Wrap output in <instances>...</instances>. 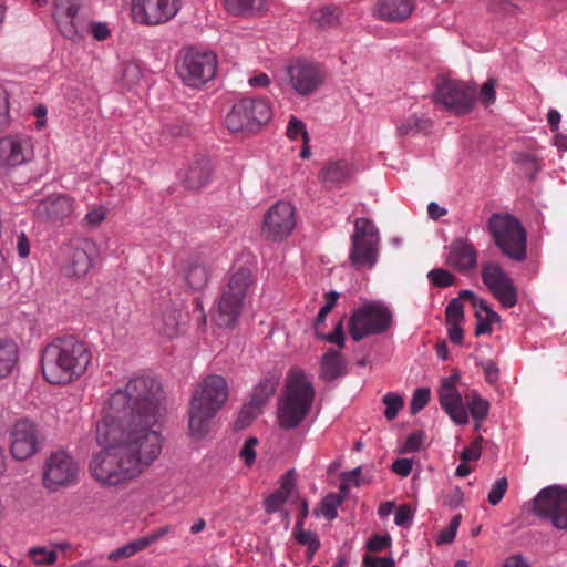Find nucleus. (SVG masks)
<instances>
[{
    "label": "nucleus",
    "instance_id": "nucleus-1",
    "mask_svg": "<svg viewBox=\"0 0 567 567\" xmlns=\"http://www.w3.org/2000/svg\"><path fill=\"white\" fill-rule=\"evenodd\" d=\"M161 401L159 382L146 375L131 378L110 394L96 425V441L103 449L89 464L99 484H126L159 457L164 441L156 429Z\"/></svg>",
    "mask_w": 567,
    "mask_h": 567
},
{
    "label": "nucleus",
    "instance_id": "nucleus-2",
    "mask_svg": "<svg viewBox=\"0 0 567 567\" xmlns=\"http://www.w3.org/2000/svg\"><path fill=\"white\" fill-rule=\"evenodd\" d=\"M91 362L90 348L74 336L55 338L41 352L42 374L51 384H69L80 379Z\"/></svg>",
    "mask_w": 567,
    "mask_h": 567
},
{
    "label": "nucleus",
    "instance_id": "nucleus-3",
    "mask_svg": "<svg viewBox=\"0 0 567 567\" xmlns=\"http://www.w3.org/2000/svg\"><path fill=\"white\" fill-rule=\"evenodd\" d=\"M228 394V383L218 374H209L196 385L188 410V429L193 437L203 439L209 432L210 422Z\"/></svg>",
    "mask_w": 567,
    "mask_h": 567
},
{
    "label": "nucleus",
    "instance_id": "nucleus-4",
    "mask_svg": "<svg viewBox=\"0 0 567 567\" xmlns=\"http://www.w3.org/2000/svg\"><path fill=\"white\" fill-rule=\"evenodd\" d=\"M316 391L302 371L295 372L288 380L278 400L277 421L280 429L298 427L308 416Z\"/></svg>",
    "mask_w": 567,
    "mask_h": 567
},
{
    "label": "nucleus",
    "instance_id": "nucleus-5",
    "mask_svg": "<svg viewBox=\"0 0 567 567\" xmlns=\"http://www.w3.org/2000/svg\"><path fill=\"white\" fill-rule=\"evenodd\" d=\"M255 280L251 270L244 266L230 272L217 302L215 321L218 327L229 328L237 322Z\"/></svg>",
    "mask_w": 567,
    "mask_h": 567
},
{
    "label": "nucleus",
    "instance_id": "nucleus-6",
    "mask_svg": "<svg viewBox=\"0 0 567 567\" xmlns=\"http://www.w3.org/2000/svg\"><path fill=\"white\" fill-rule=\"evenodd\" d=\"M487 229L495 246L505 257L519 262L526 259L527 235L516 217L495 213L487 221Z\"/></svg>",
    "mask_w": 567,
    "mask_h": 567
},
{
    "label": "nucleus",
    "instance_id": "nucleus-7",
    "mask_svg": "<svg viewBox=\"0 0 567 567\" xmlns=\"http://www.w3.org/2000/svg\"><path fill=\"white\" fill-rule=\"evenodd\" d=\"M393 323L392 311L382 302L372 301L357 309L349 319V333L354 341L388 331Z\"/></svg>",
    "mask_w": 567,
    "mask_h": 567
},
{
    "label": "nucleus",
    "instance_id": "nucleus-8",
    "mask_svg": "<svg viewBox=\"0 0 567 567\" xmlns=\"http://www.w3.org/2000/svg\"><path fill=\"white\" fill-rule=\"evenodd\" d=\"M272 116L269 102L266 99H243L228 112L225 124L230 132H257Z\"/></svg>",
    "mask_w": 567,
    "mask_h": 567
},
{
    "label": "nucleus",
    "instance_id": "nucleus-9",
    "mask_svg": "<svg viewBox=\"0 0 567 567\" xmlns=\"http://www.w3.org/2000/svg\"><path fill=\"white\" fill-rule=\"evenodd\" d=\"M529 511L539 519L550 522L557 529H567V487L549 485L528 503Z\"/></svg>",
    "mask_w": 567,
    "mask_h": 567
},
{
    "label": "nucleus",
    "instance_id": "nucleus-10",
    "mask_svg": "<svg viewBox=\"0 0 567 567\" xmlns=\"http://www.w3.org/2000/svg\"><path fill=\"white\" fill-rule=\"evenodd\" d=\"M379 231L368 218H357L351 236L350 262L355 268H372L379 258Z\"/></svg>",
    "mask_w": 567,
    "mask_h": 567
},
{
    "label": "nucleus",
    "instance_id": "nucleus-11",
    "mask_svg": "<svg viewBox=\"0 0 567 567\" xmlns=\"http://www.w3.org/2000/svg\"><path fill=\"white\" fill-rule=\"evenodd\" d=\"M217 58L213 52L188 50L176 66L179 79L188 86L199 87L215 76Z\"/></svg>",
    "mask_w": 567,
    "mask_h": 567
},
{
    "label": "nucleus",
    "instance_id": "nucleus-12",
    "mask_svg": "<svg viewBox=\"0 0 567 567\" xmlns=\"http://www.w3.org/2000/svg\"><path fill=\"white\" fill-rule=\"evenodd\" d=\"M79 464L65 451H56L48 457L43 471V485L55 492L61 487L73 485L78 481Z\"/></svg>",
    "mask_w": 567,
    "mask_h": 567
},
{
    "label": "nucleus",
    "instance_id": "nucleus-13",
    "mask_svg": "<svg viewBox=\"0 0 567 567\" xmlns=\"http://www.w3.org/2000/svg\"><path fill=\"white\" fill-rule=\"evenodd\" d=\"M289 85L300 96H309L317 92L324 83L327 73L322 65L307 61L296 60L286 68Z\"/></svg>",
    "mask_w": 567,
    "mask_h": 567
},
{
    "label": "nucleus",
    "instance_id": "nucleus-14",
    "mask_svg": "<svg viewBox=\"0 0 567 567\" xmlns=\"http://www.w3.org/2000/svg\"><path fill=\"white\" fill-rule=\"evenodd\" d=\"M181 8L182 0H132V18L142 25H161L175 18Z\"/></svg>",
    "mask_w": 567,
    "mask_h": 567
},
{
    "label": "nucleus",
    "instance_id": "nucleus-15",
    "mask_svg": "<svg viewBox=\"0 0 567 567\" xmlns=\"http://www.w3.org/2000/svg\"><path fill=\"white\" fill-rule=\"evenodd\" d=\"M481 278L491 293L504 308H513L518 301L517 288L513 279L496 261L482 265Z\"/></svg>",
    "mask_w": 567,
    "mask_h": 567
},
{
    "label": "nucleus",
    "instance_id": "nucleus-16",
    "mask_svg": "<svg viewBox=\"0 0 567 567\" xmlns=\"http://www.w3.org/2000/svg\"><path fill=\"white\" fill-rule=\"evenodd\" d=\"M476 89L463 82L446 80L437 85L434 102L455 114H466L475 104Z\"/></svg>",
    "mask_w": 567,
    "mask_h": 567
},
{
    "label": "nucleus",
    "instance_id": "nucleus-17",
    "mask_svg": "<svg viewBox=\"0 0 567 567\" xmlns=\"http://www.w3.org/2000/svg\"><path fill=\"white\" fill-rule=\"evenodd\" d=\"M295 227V207L288 202L280 200L265 214L261 233L267 239L281 241L292 233Z\"/></svg>",
    "mask_w": 567,
    "mask_h": 567
},
{
    "label": "nucleus",
    "instance_id": "nucleus-18",
    "mask_svg": "<svg viewBox=\"0 0 567 567\" xmlns=\"http://www.w3.org/2000/svg\"><path fill=\"white\" fill-rule=\"evenodd\" d=\"M33 157L32 142L24 135H8L0 138V175L21 166Z\"/></svg>",
    "mask_w": 567,
    "mask_h": 567
},
{
    "label": "nucleus",
    "instance_id": "nucleus-19",
    "mask_svg": "<svg viewBox=\"0 0 567 567\" xmlns=\"http://www.w3.org/2000/svg\"><path fill=\"white\" fill-rule=\"evenodd\" d=\"M39 430L28 419L17 421L10 431V452L18 461H24L38 452Z\"/></svg>",
    "mask_w": 567,
    "mask_h": 567
},
{
    "label": "nucleus",
    "instance_id": "nucleus-20",
    "mask_svg": "<svg viewBox=\"0 0 567 567\" xmlns=\"http://www.w3.org/2000/svg\"><path fill=\"white\" fill-rule=\"evenodd\" d=\"M460 378V373L455 371L447 378L442 379L439 388V401L441 408L456 424H466L468 422L467 411L456 388Z\"/></svg>",
    "mask_w": 567,
    "mask_h": 567
},
{
    "label": "nucleus",
    "instance_id": "nucleus-21",
    "mask_svg": "<svg viewBox=\"0 0 567 567\" xmlns=\"http://www.w3.org/2000/svg\"><path fill=\"white\" fill-rule=\"evenodd\" d=\"M81 7V0H53V20L60 33L72 41L82 39L79 17Z\"/></svg>",
    "mask_w": 567,
    "mask_h": 567
},
{
    "label": "nucleus",
    "instance_id": "nucleus-22",
    "mask_svg": "<svg viewBox=\"0 0 567 567\" xmlns=\"http://www.w3.org/2000/svg\"><path fill=\"white\" fill-rule=\"evenodd\" d=\"M93 245L83 240L68 247L63 274L69 278H82L92 268Z\"/></svg>",
    "mask_w": 567,
    "mask_h": 567
},
{
    "label": "nucleus",
    "instance_id": "nucleus-23",
    "mask_svg": "<svg viewBox=\"0 0 567 567\" xmlns=\"http://www.w3.org/2000/svg\"><path fill=\"white\" fill-rule=\"evenodd\" d=\"M446 264L460 272H468L477 267L478 251L466 237H456L447 247Z\"/></svg>",
    "mask_w": 567,
    "mask_h": 567
},
{
    "label": "nucleus",
    "instance_id": "nucleus-24",
    "mask_svg": "<svg viewBox=\"0 0 567 567\" xmlns=\"http://www.w3.org/2000/svg\"><path fill=\"white\" fill-rule=\"evenodd\" d=\"M72 212L73 203L68 195L53 194L37 205L34 215L44 221H58L69 217Z\"/></svg>",
    "mask_w": 567,
    "mask_h": 567
},
{
    "label": "nucleus",
    "instance_id": "nucleus-25",
    "mask_svg": "<svg viewBox=\"0 0 567 567\" xmlns=\"http://www.w3.org/2000/svg\"><path fill=\"white\" fill-rule=\"evenodd\" d=\"M414 8L413 0H375L372 16L385 22L402 23L412 14Z\"/></svg>",
    "mask_w": 567,
    "mask_h": 567
},
{
    "label": "nucleus",
    "instance_id": "nucleus-26",
    "mask_svg": "<svg viewBox=\"0 0 567 567\" xmlns=\"http://www.w3.org/2000/svg\"><path fill=\"white\" fill-rule=\"evenodd\" d=\"M352 174V168L347 161H329L319 172L318 179L326 189H334L347 185Z\"/></svg>",
    "mask_w": 567,
    "mask_h": 567
},
{
    "label": "nucleus",
    "instance_id": "nucleus-27",
    "mask_svg": "<svg viewBox=\"0 0 567 567\" xmlns=\"http://www.w3.org/2000/svg\"><path fill=\"white\" fill-rule=\"evenodd\" d=\"M184 276L188 286L202 290L209 281L210 267L204 255H189L184 261Z\"/></svg>",
    "mask_w": 567,
    "mask_h": 567
},
{
    "label": "nucleus",
    "instance_id": "nucleus-28",
    "mask_svg": "<svg viewBox=\"0 0 567 567\" xmlns=\"http://www.w3.org/2000/svg\"><path fill=\"white\" fill-rule=\"evenodd\" d=\"M213 165L208 158L194 161L186 169L183 184L190 190H199L212 179Z\"/></svg>",
    "mask_w": 567,
    "mask_h": 567
},
{
    "label": "nucleus",
    "instance_id": "nucleus-29",
    "mask_svg": "<svg viewBox=\"0 0 567 567\" xmlns=\"http://www.w3.org/2000/svg\"><path fill=\"white\" fill-rule=\"evenodd\" d=\"M179 317L178 309L172 305L165 306V308L154 317L153 324L158 333L174 338L178 334L179 330Z\"/></svg>",
    "mask_w": 567,
    "mask_h": 567
},
{
    "label": "nucleus",
    "instance_id": "nucleus-30",
    "mask_svg": "<svg viewBox=\"0 0 567 567\" xmlns=\"http://www.w3.org/2000/svg\"><path fill=\"white\" fill-rule=\"evenodd\" d=\"M347 373V363L338 350L327 351L321 359L320 377L324 381H333Z\"/></svg>",
    "mask_w": 567,
    "mask_h": 567
},
{
    "label": "nucleus",
    "instance_id": "nucleus-31",
    "mask_svg": "<svg viewBox=\"0 0 567 567\" xmlns=\"http://www.w3.org/2000/svg\"><path fill=\"white\" fill-rule=\"evenodd\" d=\"M293 475L292 471H288L286 475L282 476L280 487L272 494H270L264 502L265 511L268 514L276 513L281 509V507L287 502L293 489Z\"/></svg>",
    "mask_w": 567,
    "mask_h": 567
},
{
    "label": "nucleus",
    "instance_id": "nucleus-32",
    "mask_svg": "<svg viewBox=\"0 0 567 567\" xmlns=\"http://www.w3.org/2000/svg\"><path fill=\"white\" fill-rule=\"evenodd\" d=\"M19 361V347L10 338H0V380L12 374Z\"/></svg>",
    "mask_w": 567,
    "mask_h": 567
},
{
    "label": "nucleus",
    "instance_id": "nucleus-33",
    "mask_svg": "<svg viewBox=\"0 0 567 567\" xmlns=\"http://www.w3.org/2000/svg\"><path fill=\"white\" fill-rule=\"evenodd\" d=\"M342 10L333 4H326L315 9L310 14V21L320 29H328L340 23Z\"/></svg>",
    "mask_w": 567,
    "mask_h": 567
},
{
    "label": "nucleus",
    "instance_id": "nucleus-34",
    "mask_svg": "<svg viewBox=\"0 0 567 567\" xmlns=\"http://www.w3.org/2000/svg\"><path fill=\"white\" fill-rule=\"evenodd\" d=\"M279 378L275 374L266 375L254 389L251 401L260 408L275 394Z\"/></svg>",
    "mask_w": 567,
    "mask_h": 567
},
{
    "label": "nucleus",
    "instance_id": "nucleus-35",
    "mask_svg": "<svg viewBox=\"0 0 567 567\" xmlns=\"http://www.w3.org/2000/svg\"><path fill=\"white\" fill-rule=\"evenodd\" d=\"M344 495L329 493L323 497L320 506L313 511L316 516H323L328 520H333L338 516L337 508L343 503Z\"/></svg>",
    "mask_w": 567,
    "mask_h": 567
},
{
    "label": "nucleus",
    "instance_id": "nucleus-36",
    "mask_svg": "<svg viewBox=\"0 0 567 567\" xmlns=\"http://www.w3.org/2000/svg\"><path fill=\"white\" fill-rule=\"evenodd\" d=\"M430 127V121L423 117H420L415 114L406 117L402 121L396 130L399 136H410L415 135L420 132L426 131Z\"/></svg>",
    "mask_w": 567,
    "mask_h": 567
},
{
    "label": "nucleus",
    "instance_id": "nucleus-37",
    "mask_svg": "<svg viewBox=\"0 0 567 567\" xmlns=\"http://www.w3.org/2000/svg\"><path fill=\"white\" fill-rule=\"evenodd\" d=\"M145 548H147V542H143L140 537L111 551L109 559L111 561H117L125 557H132Z\"/></svg>",
    "mask_w": 567,
    "mask_h": 567
},
{
    "label": "nucleus",
    "instance_id": "nucleus-38",
    "mask_svg": "<svg viewBox=\"0 0 567 567\" xmlns=\"http://www.w3.org/2000/svg\"><path fill=\"white\" fill-rule=\"evenodd\" d=\"M468 409L472 417L476 422L486 419L489 411V403L483 399L476 391H472L470 395Z\"/></svg>",
    "mask_w": 567,
    "mask_h": 567
},
{
    "label": "nucleus",
    "instance_id": "nucleus-39",
    "mask_svg": "<svg viewBox=\"0 0 567 567\" xmlns=\"http://www.w3.org/2000/svg\"><path fill=\"white\" fill-rule=\"evenodd\" d=\"M299 545L307 546V559L312 560L315 554L320 548V540L316 533L312 530L299 532L293 536Z\"/></svg>",
    "mask_w": 567,
    "mask_h": 567
},
{
    "label": "nucleus",
    "instance_id": "nucleus-40",
    "mask_svg": "<svg viewBox=\"0 0 567 567\" xmlns=\"http://www.w3.org/2000/svg\"><path fill=\"white\" fill-rule=\"evenodd\" d=\"M514 162L520 166L522 171L533 179L540 166L537 157L532 153H516L514 155Z\"/></svg>",
    "mask_w": 567,
    "mask_h": 567
},
{
    "label": "nucleus",
    "instance_id": "nucleus-41",
    "mask_svg": "<svg viewBox=\"0 0 567 567\" xmlns=\"http://www.w3.org/2000/svg\"><path fill=\"white\" fill-rule=\"evenodd\" d=\"M261 412V408L251 400L245 404L235 422V426L238 430L247 427L252 420H255Z\"/></svg>",
    "mask_w": 567,
    "mask_h": 567
},
{
    "label": "nucleus",
    "instance_id": "nucleus-42",
    "mask_svg": "<svg viewBox=\"0 0 567 567\" xmlns=\"http://www.w3.org/2000/svg\"><path fill=\"white\" fill-rule=\"evenodd\" d=\"M385 405L384 416L386 420L392 421L398 416L399 411L403 408V398L394 392H389L382 398Z\"/></svg>",
    "mask_w": 567,
    "mask_h": 567
},
{
    "label": "nucleus",
    "instance_id": "nucleus-43",
    "mask_svg": "<svg viewBox=\"0 0 567 567\" xmlns=\"http://www.w3.org/2000/svg\"><path fill=\"white\" fill-rule=\"evenodd\" d=\"M261 4L262 0H226L227 10L235 16L259 9Z\"/></svg>",
    "mask_w": 567,
    "mask_h": 567
},
{
    "label": "nucleus",
    "instance_id": "nucleus-44",
    "mask_svg": "<svg viewBox=\"0 0 567 567\" xmlns=\"http://www.w3.org/2000/svg\"><path fill=\"white\" fill-rule=\"evenodd\" d=\"M430 282L439 288H447L455 282V276L446 269L434 268L427 274Z\"/></svg>",
    "mask_w": 567,
    "mask_h": 567
},
{
    "label": "nucleus",
    "instance_id": "nucleus-45",
    "mask_svg": "<svg viewBox=\"0 0 567 567\" xmlns=\"http://www.w3.org/2000/svg\"><path fill=\"white\" fill-rule=\"evenodd\" d=\"M29 556L35 565H53L58 559L56 551L40 546L31 547Z\"/></svg>",
    "mask_w": 567,
    "mask_h": 567
},
{
    "label": "nucleus",
    "instance_id": "nucleus-46",
    "mask_svg": "<svg viewBox=\"0 0 567 567\" xmlns=\"http://www.w3.org/2000/svg\"><path fill=\"white\" fill-rule=\"evenodd\" d=\"M431 398V391L429 388H417L410 402L411 414L415 415L425 408Z\"/></svg>",
    "mask_w": 567,
    "mask_h": 567
},
{
    "label": "nucleus",
    "instance_id": "nucleus-47",
    "mask_svg": "<svg viewBox=\"0 0 567 567\" xmlns=\"http://www.w3.org/2000/svg\"><path fill=\"white\" fill-rule=\"evenodd\" d=\"M508 488V481L506 477H501L496 480L491 491L487 494V501L492 506H496L504 497L506 491Z\"/></svg>",
    "mask_w": 567,
    "mask_h": 567
},
{
    "label": "nucleus",
    "instance_id": "nucleus-48",
    "mask_svg": "<svg viewBox=\"0 0 567 567\" xmlns=\"http://www.w3.org/2000/svg\"><path fill=\"white\" fill-rule=\"evenodd\" d=\"M464 319V309L458 298L452 299L445 309L446 323H461Z\"/></svg>",
    "mask_w": 567,
    "mask_h": 567
},
{
    "label": "nucleus",
    "instance_id": "nucleus-49",
    "mask_svg": "<svg viewBox=\"0 0 567 567\" xmlns=\"http://www.w3.org/2000/svg\"><path fill=\"white\" fill-rule=\"evenodd\" d=\"M299 135L302 137L305 144L309 143L310 137L303 122L296 116H291L287 127V136L291 140H297Z\"/></svg>",
    "mask_w": 567,
    "mask_h": 567
},
{
    "label": "nucleus",
    "instance_id": "nucleus-50",
    "mask_svg": "<svg viewBox=\"0 0 567 567\" xmlns=\"http://www.w3.org/2000/svg\"><path fill=\"white\" fill-rule=\"evenodd\" d=\"M317 337L321 340H326L330 343L337 344L339 348H343L346 343V336L343 330V322L340 320L334 330L330 333H319L317 332Z\"/></svg>",
    "mask_w": 567,
    "mask_h": 567
},
{
    "label": "nucleus",
    "instance_id": "nucleus-51",
    "mask_svg": "<svg viewBox=\"0 0 567 567\" xmlns=\"http://www.w3.org/2000/svg\"><path fill=\"white\" fill-rule=\"evenodd\" d=\"M10 125L9 100L7 91L0 86V132L7 130Z\"/></svg>",
    "mask_w": 567,
    "mask_h": 567
},
{
    "label": "nucleus",
    "instance_id": "nucleus-52",
    "mask_svg": "<svg viewBox=\"0 0 567 567\" xmlns=\"http://www.w3.org/2000/svg\"><path fill=\"white\" fill-rule=\"evenodd\" d=\"M482 454V437L474 440L470 446L465 447L461 453L463 462L476 461Z\"/></svg>",
    "mask_w": 567,
    "mask_h": 567
},
{
    "label": "nucleus",
    "instance_id": "nucleus-53",
    "mask_svg": "<svg viewBox=\"0 0 567 567\" xmlns=\"http://www.w3.org/2000/svg\"><path fill=\"white\" fill-rule=\"evenodd\" d=\"M496 80L488 79L482 86L480 92L481 102L485 105H489L495 102L496 99Z\"/></svg>",
    "mask_w": 567,
    "mask_h": 567
},
{
    "label": "nucleus",
    "instance_id": "nucleus-54",
    "mask_svg": "<svg viewBox=\"0 0 567 567\" xmlns=\"http://www.w3.org/2000/svg\"><path fill=\"white\" fill-rule=\"evenodd\" d=\"M257 443L258 440L256 437H249L240 450V457L248 466H251L256 460L255 446Z\"/></svg>",
    "mask_w": 567,
    "mask_h": 567
},
{
    "label": "nucleus",
    "instance_id": "nucleus-55",
    "mask_svg": "<svg viewBox=\"0 0 567 567\" xmlns=\"http://www.w3.org/2000/svg\"><path fill=\"white\" fill-rule=\"evenodd\" d=\"M488 7L491 11L496 13L512 14L516 11V6L508 0H489Z\"/></svg>",
    "mask_w": 567,
    "mask_h": 567
},
{
    "label": "nucleus",
    "instance_id": "nucleus-56",
    "mask_svg": "<svg viewBox=\"0 0 567 567\" xmlns=\"http://www.w3.org/2000/svg\"><path fill=\"white\" fill-rule=\"evenodd\" d=\"M363 565L367 567H395V563L391 557H373L365 555Z\"/></svg>",
    "mask_w": 567,
    "mask_h": 567
},
{
    "label": "nucleus",
    "instance_id": "nucleus-57",
    "mask_svg": "<svg viewBox=\"0 0 567 567\" xmlns=\"http://www.w3.org/2000/svg\"><path fill=\"white\" fill-rule=\"evenodd\" d=\"M391 544V538L389 536H380V535H373L368 542H367V548L371 551H381L385 547H388Z\"/></svg>",
    "mask_w": 567,
    "mask_h": 567
},
{
    "label": "nucleus",
    "instance_id": "nucleus-58",
    "mask_svg": "<svg viewBox=\"0 0 567 567\" xmlns=\"http://www.w3.org/2000/svg\"><path fill=\"white\" fill-rule=\"evenodd\" d=\"M413 519V513L410 506L402 505L398 508L395 516H394V523L398 526H405L409 523H411Z\"/></svg>",
    "mask_w": 567,
    "mask_h": 567
},
{
    "label": "nucleus",
    "instance_id": "nucleus-59",
    "mask_svg": "<svg viewBox=\"0 0 567 567\" xmlns=\"http://www.w3.org/2000/svg\"><path fill=\"white\" fill-rule=\"evenodd\" d=\"M92 37L97 41H104L110 37V29L104 22H93L90 25Z\"/></svg>",
    "mask_w": 567,
    "mask_h": 567
},
{
    "label": "nucleus",
    "instance_id": "nucleus-60",
    "mask_svg": "<svg viewBox=\"0 0 567 567\" xmlns=\"http://www.w3.org/2000/svg\"><path fill=\"white\" fill-rule=\"evenodd\" d=\"M413 462L410 458H398L392 464V471L400 476L406 477L412 471Z\"/></svg>",
    "mask_w": 567,
    "mask_h": 567
},
{
    "label": "nucleus",
    "instance_id": "nucleus-61",
    "mask_svg": "<svg viewBox=\"0 0 567 567\" xmlns=\"http://www.w3.org/2000/svg\"><path fill=\"white\" fill-rule=\"evenodd\" d=\"M463 502V492L461 488H454L450 494L445 495L443 498V504L450 508L458 507Z\"/></svg>",
    "mask_w": 567,
    "mask_h": 567
},
{
    "label": "nucleus",
    "instance_id": "nucleus-62",
    "mask_svg": "<svg viewBox=\"0 0 567 567\" xmlns=\"http://www.w3.org/2000/svg\"><path fill=\"white\" fill-rule=\"evenodd\" d=\"M423 435L421 433H412L406 437L402 451L405 453L415 452L422 444Z\"/></svg>",
    "mask_w": 567,
    "mask_h": 567
},
{
    "label": "nucleus",
    "instance_id": "nucleus-63",
    "mask_svg": "<svg viewBox=\"0 0 567 567\" xmlns=\"http://www.w3.org/2000/svg\"><path fill=\"white\" fill-rule=\"evenodd\" d=\"M483 370L485 373V379L489 384H494L495 382H497L499 378V370L495 362L486 361L483 364Z\"/></svg>",
    "mask_w": 567,
    "mask_h": 567
},
{
    "label": "nucleus",
    "instance_id": "nucleus-64",
    "mask_svg": "<svg viewBox=\"0 0 567 567\" xmlns=\"http://www.w3.org/2000/svg\"><path fill=\"white\" fill-rule=\"evenodd\" d=\"M447 334L452 343L462 344L464 331L461 323H447Z\"/></svg>",
    "mask_w": 567,
    "mask_h": 567
}]
</instances>
